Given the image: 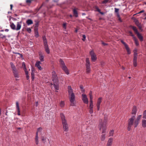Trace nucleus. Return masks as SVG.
Returning <instances> with one entry per match:
<instances>
[{
    "label": "nucleus",
    "instance_id": "nucleus-1",
    "mask_svg": "<svg viewBox=\"0 0 146 146\" xmlns=\"http://www.w3.org/2000/svg\"><path fill=\"white\" fill-rule=\"evenodd\" d=\"M137 109L136 106H134L132 110L131 117L128 120V130L129 131L133 125V122L135 119Z\"/></svg>",
    "mask_w": 146,
    "mask_h": 146
},
{
    "label": "nucleus",
    "instance_id": "nucleus-2",
    "mask_svg": "<svg viewBox=\"0 0 146 146\" xmlns=\"http://www.w3.org/2000/svg\"><path fill=\"white\" fill-rule=\"evenodd\" d=\"M52 74L53 83V84L52 83H51V85H53L55 89L56 90H58L59 89V82L57 75L54 71L52 72Z\"/></svg>",
    "mask_w": 146,
    "mask_h": 146
},
{
    "label": "nucleus",
    "instance_id": "nucleus-3",
    "mask_svg": "<svg viewBox=\"0 0 146 146\" xmlns=\"http://www.w3.org/2000/svg\"><path fill=\"white\" fill-rule=\"evenodd\" d=\"M68 95L69 96V99L71 103V105L72 106L75 105L74 103L75 96L73 90L71 86H68Z\"/></svg>",
    "mask_w": 146,
    "mask_h": 146
},
{
    "label": "nucleus",
    "instance_id": "nucleus-4",
    "mask_svg": "<svg viewBox=\"0 0 146 146\" xmlns=\"http://www.w3.org/2000/svg\"><path fill=\"white\" fill-rule=\"evenodd\" d=\"M60 117L62 120L64 129L65 131H68V127L65 117L63 114L61 113L60 114Z\"/></svg>",
    "mask_w": 146,
    "mask_h": 146
},
{
    "label": "nucleus",
    "instance_id": "nucleus-5",
    "mask_svg": "<svg viewBox=\"0 0 146 146\" xmlns=\"http://www.w3.org/2000/svg\"><path fill=\"white\" fill-rule=\"evenodd\" d=\"M106 121H103L102 120L99 121V124L98 128L100 131H101L102 133H104L106 129Z\"/></svg>",
    "mask_w": 146,
    "mask_h": 146
},
{
    "label": "nucleus",
    "instance_id": "nucleus-6",
    "mask_svg": "<svg viewBox=\"0 0 146 146\" xmlns=\"http://www.w3.org/2000/svg\"><path fill=\"white\" fill-rule=\"evenodd\" d=\"M59 62H60V66L62 70L64 71L66 74L67 75L69 74V71L67 67L65 65V64L64 62L61 59H60L59 60Z\"/></svg>",
    "mask_w": 146,
    "mask_h": 146
},
{
    "label": "nucleus",
    "instance_id": "nucleus-7",
    "mask_svg": "<svg viewBox=\"0 0 146 146\" xmlns=\"http://www.w3.org/2000/svg\"><path fill=\"white\" fill-rule=\"evenodd\" d=\"M86 68L87 73H90L91 72L90 63L89 58H88L86 59Z\"/></svg>",
    "mask_w": 146,
    "mask_h": 146
},
{
    "label": "nucleus",
    "instance_id": "nucleus-8",
    "mask_svg": "<svg viewBox=\"0 0 146 146\" xmlns=\"http://www.w3.org/2000/svg\"><path fill=\"white\" fill-rule=\"evenodd\" d=\"M43 40L45 51L47 54H48L50 53V50L48 47L46 38L45 36L43 37Z\"/></svg>",
    "mask_w": 146,
    "mask_h": 146
},
{
    "label": "nucleus",
    "instance_id": "nucleus-9",
    "mask_svg": "<svg viewBox=\"0 0 146 146\" xmlns=\"http://www.w3.org/2000/svg\"><path fill=\"white\" fill-rule=\"evenodd\" d=\"M141 117V115H139L137 116L136 119L134 120L133 125H134L135 127H137L139 124Z\"/></svg>",
    "mask_w": 146,
    "mask_h": 146
},
{
    "label": "nucleus",
    "instance_id": "nucleus-10",
    "mask_svg": "<svg viewBox=\"0 0 146 146\" xmlns=\"http://www.w3.org/2000/svg\"><path fill=\"white\" fill-rule=\"evenodd\" d=\"M82 99L83 102L85 104H88V100L87 95L84 94H82Z\"/></svg>",
    "mask_w": 146,
    "mask_h": 146
},
{
    "label": "nucleus",
    "instance_id": "nucleus-11",
    "mask_svg": "<svg viewBox=\"0 0 146 146\" xmlns=\"http://www.w3.org/2000/svg\"><path fill=\"white\" fill-rule=\"evenodd\" d=\"M91 57V59L93 62H95L97 59V58L96 54L93 51H91L90 52Z\"/></svg>",
    "mask_w": 146,
    "mask_h": 146
},
{
    "label": "nucleus",
    "instance_id": "nucleus-12",
    "mask_svg": "<svg viewBox=\"0 0 146 146\" xmlns=\"http://www.w3.org/2000/svg\"><path fill=\"white\" fill-rule=\"evenodd\" d=\"M121 43L124 45L126 49V50L128 54H130L131 51L128 45L123 40L121 41Z\"/></svg>",
    "mask_w": 146,
    "mask_h": 146
},
{
    "label": "nucleus",
    "instance_id": "nucleus-13",
    "mask_svg": "<svg viewBox=\"0 0 146 146\" xmlns=\"http://www.w3.org/2000/svg\"><path fill=\"white\" fill-rule=\"evenodd\" d=\"M102 98H99L97 101V102L96 104L97 110H99L100 109V106L102 102Z\"/></svg>",
    "mask_w": 146,
    "mask_h": 146
},
{
    "label": "nucleus",
    "instance_id": "nucleus-14",
    "mask_svg": "<svg viewBox=\"0 0 146 146\" xmlns=\"http://www.w3.org/2000/svg\"><path fill=\"white\" fill-rule=\"evenodd\" d=\"M41 64V62L39 61H37L36 62L35 66L37 67L40 70H41L42 69V68L41 67L40 65Z\"/></svg>",
    "mask_w": 146,
    "mask_h": 146
},
{
    "label": "nucleus",
    "instance_id": "nucleus-15",
    "mask_svg": "<svg viewBox=\"0 0 146 146\" xmlns=\"http://www.w3.org/2000/svg\"><path fill=\"white\" fill-rule=\"evenodd\" d=\"M93 103L90 102L89 109V112L91 114L93 112Z\"/></svg>",
    "mask_w": 146,
    "mask_h": 146
},
{
    "label": "nucleus",
    "instance_id": "nucleus-16",
    "mask_svg": "<svg viewBox=\"0 0 146 146\" xmlns=\"http://www.w3.org/2000/svg\"><path fill=\"white\" fill-rule=\"evenodd\" d=\"M16 109L17 112V114L18 115H20V109L19 103L18 102H16Z\"/></svg>",
    "mask_w": 146,
    "mask_h": 146
},
{
    "label": "nucleus",
    "instance_id": "nucleus-17",
    "mask_svg": "<svg viewBox=\"0 0 146 146\" xmlns=\"http://www.w3.org/2000/svg\"><path fill=\"white\" fill-rule=\"evenodd\" d=\"M113 139L112 138H110L109 139L107 145L111 146Z\"/></svg>",
    "mask_w": 146,
    "mask_h": 146
},
{
    "label": "nucleus",
    "instance_id": "nucleus-18",
    "mask_svg": "<svg viewBox=\"0 0 146 146\" xmlns=\"http://www.w3.org/2000/svg\"><path fill=\"white\" fill-rule=\"evenodd\" d=\"M21 27V22H18L17 23V27H16V30L18 31L19 30Z\"/></svg>",
    "mask_w": 146,
    "mask_h": 146
},
{
    "label": "nucleus",
    "instance_id": "nucleus-19",
    "mask_svg": "<svg viewBox=\"0 0 146 146\" xmlns=\"http://www.w3.org/2000/svg\"><path fill=\"white\" fill-rule=\"evenodd\" d=\"M141 125L143 128L146 127V119H142L141 121Z\"/></svg>",
    "mask_w": 146,
    "mask_h": 146
},
{
    "label": "nucleus",
    "instance_id": "nucleus-20",
    "mask_svg": "<svg viewBox=\"0 0 146 146\" xmlns=\"http://www.w3.org/2000/svg\"><path fill=\"white\" fill-rule=\"evenodd\" d=\"M35 143L36 145H38V134L37 133H36V135L35 138Z\"/></svg>",
    "mask_w": 146,
    "mask_h": 146
},
{
    "label": "nucleus",
    "instance_id": "nucleus-21",
    "mask_svg": "<svg viewBox=\"0 0 146 146\" xmlns=\"http://www.w3.org/2000/svg\"><path fill=\"white\" fill-rule=\"evenodd\" d=\"M15 77V78H19V75L18 72L17 71L16 69L13 71Z\"/></svg>",
    "mask_w": 146,
    "mask_h": 146
},
{
    "label": "nucleus",
    "instance_id": "nucleus-22",
    "mask_svg": "<svg viewBox=\"0 0 146 146\" xmlns=\"http://www.w3.org/2000/svg\"><path fill=\"white\" fill-rule=\"evenodd\" d=\"M137 36L138 38L141 41H143V37L142 36V35H141V34H140L139 33H138L137 34Z\"/></svg>",
    "mask_w": 146,
    "mask_h": 146
},
{
    "label": "nucleus",
    "instance_id": "nucleus-23",
    "mask_svg": "<svg viewBox=\"0 0 146 146\" xmlns=\"http://www.w3.org/2000/svg\"><path fill=\"white\" fill-rule=\"evenodd\" d=\"M26 23L28 25H29L33 23V21L31 19H28Z\"/></svg>",
    "mask_w": 146,
    "mask_h": 146
},
{
    "label": "nucleus",
    "instance_id": "nucleus-24",
    "mask_svg": "<svg viewBox=\"0 0 146 146\" xmlns=\"http://www.w3.org/2000/svg\"><path fill=\"white\" fill-rule=\"evenodd\" d=\"M34 70L33 68L31 69L32 79L33 80L35 78Z\"/></svg>",
    "mask_w": 146,
    "mask_h": 146
},
{
    "label": "nucleus",
    "instance_id": "nucleus-25",
    "mask_svg": "<svg viewBox=\"0 0 146 146\" xmlns=\"http://www.w3.org/2000/svg\"><path fill=\"white\" fill-rule=\"evenodd\" d=\"M41 138L42 141L43 143H44L46 142L47 139V138L46 137L44 136H42L41 137Z\"/></svg>",
    "mask_w": 146,
    "mask_h": 146
},
{
    "label": "nucleus",
    "instance_id": "nucleus-26",
    "mask_svg": "<svg viewBox=\"0 0 146 146\" xmlns=\"http://www.w3.org/2000/svg\"><path fill=\"white\" fill-rule=\"evenodd\" d=\"M39 59L41 62H43L44 61V56L41 54H39Z\"/></svg>",
    "mask_w": 146,
    "mask_h": 146
},
{
    "label": "nucleus",
    "instance_id": "nucleus-27",
    "mask_svg": "<svg viewBox=\"0 0 146 146\" xmlns=\"http://www.w3.org/2000/svg\"><path fill=\"white\" fill-rule=\"evenodd\" d=\"M74 15L76 17H78V13L76 9H74L73 10Z\"/></svg>",
    "mask_w": 146,
    "mask_h": 146
},
{
    "label": "nucleus",
    "instance_id": "nucleus-28",
    "mask_svg": "<svg viewBox=\"0 0 146 146\" xmlns=\"http://www.w3.org/2000/svg\"><path fill=\"white\" fill-rule=\"evenodd\" d=\"M10 27L11 29H13L16 30V27L15 25L13 23H12L11 24Z\"/></svg>",
    "mask_w": 146,
    "mask_h": 146
},
{
    "label": "nucleus",
    "instance_id": "nucleus-29",
    "mask_svg": "<svg viewBox=\"0 0 146 146\" xmlns=\"http://www.w3.org/2000/svg\"><path fill=\"white\" fill-rule=\"evenodd\" d=\"M35 36L36 37H38V36H39V35L37 29H35Z\"/></svg>",
    "mask_w": 146,
    "mask_h": 146
},
{
    "label": "nucleus",
    "instance_id": "nucleus-30",
    "mask_svg": "<svg viewBox=\"0 0 146 146\" xmlns=\"http://www.w3.org/2000/svg\"><path fill=\"white\" fill-rule=\"evenodd\" d=\"M143 119H146V110L144 111L143 113Z\"/></svg>",
    "mask_w": 146,
    "mask_h": 146
},
{
    "label": "nucleus",
    "instance_id": "nucleus-31",
    "mask_svg": "<svg viewBox=\"0 0 146 146\" xmlns=\"http://www.w3.org/2000/svg\"><path fill=\"white\" fill-rule=\"evenodd\" d=\"M133 39L135 42V44L136 45V46H137L139 45V43L137 39L135 37H133Z\"/></svg>",
    "mask_w": 146,
    "mask_h": 146
},
{
    "label": "nucleus",
    "instance_id": "nucleus-32",
    "mask_svg": "<svg viewBox=\"0 0 146 146\" xmlns=\"http://www.w3.org/2000/svg\"><path fill=\"white\" fill-rule=\"evenodd\" d=\"M132 28L133 29V31H134V32H135V33L136 34H137V33H139L138 32V31H137V29L136 28V27H134V26H132Z\"/></svg>",
    "mask_w": 146,
    "mask_h": 146
},
{
    "label": "nucleus",
    "instance_id": "nucleus-33",
    "mask_svg": "<svg viewBox=\"0 0 146 146\" xmlns=\"http://www.w3.org/2000/svg\"><path fill=\"white\" fill-rule=\"evenodd\" d=\"M42 130V128L41 127H39L37 129V131L36 133H37L38 134L39 133H40Z\"/></svg>",
    "mask_w": 146,
    "mask_h": 146
},
{
    "label": "nucleus",
    "instance_id": "nucleus-34",
    "mask_svg": "<svg viewBox=\"0 0 146 146\" xmlns=\"http://www.w3.org/2000/svg\"><path fill=\"white\" fill-rule=\"evenodd\" d=\"M114 130H110L109 132V136H113L114 133Z\"/></svg>",
    "mask_w": 146,
    "mask_h": 146
},
{
    "label": "nucleus",
    "instance_id": "nucleus-35",
    "mask_svg": "<svg viewBox=\"0 0 146 146\" xmlns=\"http://www.w3.org/2000/svg\"><path fill=\"white\" fill-rule=\"evenodd\" d=\"M65 105L64 102L63 101H61L60 103V105L61 108H63L64 107Z\"/></svg>",
    "mask_w": 146,
    "mask_h": 146
},
{
    "label": "nucleus",
    "instance_id": "nucleus-36",
    "mask_svg": "<svg viewBox=\"0 0 146 146\" xmlns=\"http://www.w3.org/2000/svg\"><path fill=\"white\" fill-rule=\"evenodd\" d=\"M10 64L11 65V67L12 69H13V71L15 70H16L15 67L14 65H13V64L12 62L10 63Z\"/></svg>",
    "mask_w": 146,
    "mask_h": 146
},
{
    "label": "nucleus",
    "instance_id": "nucleus-37",
    "mask_svg": "<svg viewBox=\"0 0 146 146\" xmlns=\"http://www.w3.org/2000/svg\"><path fill=\"white\" fill-rule=\"evenodd\" d=\"M106 138L105 135H102L101 137V139L102 141H104L105 140Z\"/></svg>",
    "mask_w": 146,
    "mask_h": 146
},
{
    "label": "nucleus",
    "instance_id": "nucleus-38",
    "mask_svg": "<svg viewBox=\"0 0 146 146\" xmlns=\"http://www.w3.org/2000/svg\"><path fill=\"white\" fill-rule=\"evenodd\" d=\"M22 66L23 67V69L25 70V71H27V69L25 65V63L24 62L22 63Z\"/></svg>",
    "mask_w": 146,
    "mask_h": 146
},
{
    "label": "nucleus",
    "instance_id": "nucleus-39",
    "mask_svg": "<svg viewBox=\"0 0 146 146\" xmlns=\"http://www.w3.org/2000/svg\"><path fill=\"white\" fill-rule=\"evenodd\" d=\"M80 88L81 89V90L82 92H84L85 90L84 89L83 87L82 86L80 85Z\"/></svg>",
    "mask_w": 146,
    "mask_h": 146
},
{
    "label": "nucleus",
    "instance_id": "nucleus-40",
    "mask_svg": "<svg viewBox=\"0 0 146 146\" xmlns=\"http://www.w3.org/2000/svg\"><path fill=\"white\" fill-rule=\"evenodd\" d=\"M25 74L26 75V77L27 78V79L28 80L29 79V75H28V72L27 71H25Z\"/></svg>",
    "mask_w": 146,
    "mask_h": 146
},
{
    "label": "nucleus",
    "instance_id": "nucleus-41",
    "mask_svg": "<svg viewBox=\"0 0 146 146\" xmlns=\"http://www.w3.org/2000/svg\"><path fill=\"white\" fill-rule=\"evenodd\" d=\"M134 56H137V50L136 49H135L134 50Z\"/></svg>",
    "mask_w": 146,
    "mask_h": 146
},
{
    "label": "nucleus",
    "instance_id": "nucleus-42",
    "mask_svg": "<svg viewBox=\"0 0 146 146\" xmlns=\"http://www.w3.org/2000/svg\"><path fill=\"white\" fill-rule=\"evenodd\" d=\"M90 102L93 103L92 101L93 96L92 95H90Z\"/></svg>",
    "mask_w": 146,
    "mask_h": 146
},
{
    "label": "nucleus",
    "instance_id": "nucleus-43",
    "mask_svg": "<svg viewBox=\"0 0 146 146\" xmlns=\"http://www.w3.org/2000/svg\"><path fill=\"white\" fill-rule=\"evenodd\" d=\"M26 30L29 33H31V30L30 28H27L26 29Z\"/></svg>",
    "mask_w": 146,
    "mask_h": 146
},
{
    "label": "nucleus",
    "instance_id": "nucleus-44",
    "mask_svg": "<svg viewBox=\"0 0 146 146\" xmlns=\"http://www.w3.org/2000/svg\"><path fill=\"white\" fill-rule=\"evenodd\" d=\"M115 10V12L116 13H119V9H117L116 8H114Z\"/></svg>",
    "mask_w": 146,
    "mask_h": 146
},
{
    "label": "nucleus",
    "instance_id": "nucleus-45",
    "mask_svg": "<svg viewBox=\"0 0 146 146\" xmlns=\"http://www.w3.org/2000/svg\"><path fill=\"white\" fill-rule=\"evenodd\" d=\"M137 56H134L133 61H137Z\"/></svg>",
    "mask_w": 146,
    "mask_h": 146
},
{
    "label": "nucleus",
    "instance_id": "nucleus-46",
    "mask_svg": "<svg viewBox=\"0 0 146 146\" xmlns=\"http://www.w3.org/2000/svg\"><path fill=\"white\" fill-rule=\"evenodd\" d=\"M82 40L83 41H85L86 39V36L85 35H82Z\"/></svg>",
    "mask_w": 146,
    "mask_h": 146
},
{
    "label": "nucleus",
    "instance_id": "nucleus-47",
    "mask_svg": "<svg viewBox=\"0 0 146 146\" xmlns=\"http://www.w3.org/2000/svg\"><path fill=\"white\" fill-rule=\"evenodd\" d=\"M133 64L134 66L136 67L137 66V61H133Z\"/></svg>",
    "mask_w": 146,
    "mask_h": 146
},
{
    "label": "nucleus",
    "instance_id": "nucleus-48",
    "mask_svg": "<svg viewBox=\"0 0 146 146\" xmlns=\"http://www.w3.org/2000/svg\"><path fill=\"white\" fill-rule=\"evenodd\" d=\"M108 1V0H105L103 1L102 2V4H105L107 3Z\"/></svg>",
    "mask_w": 146,
    "mask_h": 146
},
{
    "label": "nucleus",
    "instance_id": "nucleus-49",
    "mask_svg": "<svg viewBox=\"0 0 146 146\" xmlns=\"http://www.w3.org/2000/svg\"><path fill=\"white\" fill-rule=\"evenodd\" d=\"M96 11H98V12H100V9L98 8V7H96Z\"/></svg>",
    "mask_w": 146,
    "mask_h": 146
},
{
    "label": "nucleus",
    "instance_id": "nucleus-50",
    "mask_svg": "<svg viewBox=\"0 0 146 146\" xmlns=\"http://www.w3.org/2000/svg\"><path fill=\"white\" fill-rule=\"evenodd\" d=\"M63 27L65 29H66V24L64 23L63 24Z\"/></svg>",
    "mask_w": 146,
    "mask_h": 146
},
{
    "label": "nucleus",
    "instance_id": "nucleus-51",
    "mask_svg": "<svg viewBox=\"0 0 146 146\" xmlns=\"http://www.w3.org/2000/svg\"><path fill=\"white\" fill-rule=\"evenodd\" d=\"M129 33L130 35L131 36H133V37L134 36L133 35L132 33L131 32H129Z\"/></svg>",
    "mask_w": 146,
    "mask_h": 146
},
{
    "label": "nucleus",
    "instance_id": "nucleus-52",
    "mask_svg": "<svg viewBox=\"0 0 146 146\" xmlns=\"http://www.w3.org/2000/svg\"><path fill=\"white\" fill-rule=\"evenodd\" d=\"M31 0H27L26 2L27 3H30L31 2Z\"/></svg>",
    "mask_w": 146,
    "mask_h": 146
},
{
    "label": "nucleus",
    "instance_id": "nucleus-53",
    "mask_svg": "<svg viewBox=\"0 0 146 146\" xmlns=\"http://www.w3.org/2000/svg\"><path fill=\"white\" fill-rule=\"evenodd\" d=\"M102 44H103L104 45V46H105V45H107V44H106V43H104V42H102Z\"/></svg>",
    "mask_w": 146,
    "mask_h": 146
},
{
    "label": "nucleus",
    "instance_id": "nucleus-54",
    "mask_svg": "<svg viewBox=\"0 0 146 146\" xmlns=\"http://www.w3.org/2000/svg\"><path fill=\"white\" fill-rule=\"evenodd\" d=\"M137 26H138V27H139V28L140 29H141V25H140V24H139V25H137Z\"/></svg>",
    "mask_w": 146,
    "mask_h": 146
},
{
    "label": "nucleus",
    "instance_id": "nucleus-55",
    "mask_svg": "<svg viewBox=\"0 0 146 146\" xmlns=\"http://www.w3.org/2000/svg\"><path fill=\"white\" fill-rule=\"evenodd\" d=\"M38 105V102H36L35 103V106L36 107Z\"/></svg>",
    "mask_w": 146,
    "mask_h": 146
},
{
    "label": "nucleus",
    "instance_id": "nucleus-56",
    "mask_svg": "<svg viewBox=\"0 0 146 146\" xmlns=\"http://www.w3.org/2000/svg\"><path fill=\"white\" fill-rule=\"evenodd\" d=\"M117 15L118 18L120 17V16L119 13H117Z\"/></svg>",
    "mask_w": 146,
    "mask_h": 146
},
{
    "label": "nucleus",
    "instance_id": "nucleus-57",
    "mask_svg": "<svg viewBox=\"0 0 146 146\" xmlns=\"http://www.w3.org/2000/svg\"><path fill=\"white\" fill-rule=\"evenodd\" d=\"M99 13L102 15H103L104 14V13L101 12L100 11V12H99Z\"/></svg>",
    "mask_w": 146,
    "mask_h": 146
},
{
    "label": "nucleus",
    "instance_id": "nucleus-58",
    "mask_svg": "<svg viewBox=\"0 0 146 146\" xmlns=\"http://www.w3.org/2000/svg\"><path fill=\"white\" fill-rule=\"evenodd\" d=\"M10 6H11V10L12 8L13 5H11Z\"/></svg>",
    "mask_w": 146,
    "mask_h": 146
},
{
    "label": "nucleus",
    "instance_id": "nucleus-59",
    "mask_svg": "<svg viewBox=\"0 0 146 146\" xmlns=\"http://www.w3.org/2000/svg\"><path fill=\"white\" fill-rule=\"evenodd\" d=\"M90 95H92V92H90V94H89L90 96Z\"/></svg>",
    "mask_w": 146,
    "mask_h": 146
},
{
    "label": "nucleus",
    "instance_id": "nucleus-60",
    "mask_svg": "<svg viewBox=\"0 0 146 146\" xmlns=\"http://www.w3.org/2000/svg\"><path fill=\"white\" fill-rule=\"evenodd\" d=\"M5 31L6 32H8L9 31V30L8 29H6Z\"/></svg>",
    "mask_w": 146,
    "mask_h": 146
},
{
    "label": "nucleus",
    "instance_id": "nucleus-61",
    "mask_svg": "<svg viewBox=\"0 0 146 146\" xmlns=\"http://www.w3.org/2000/svg\"><path fill=\"white\" fill-rule=\"evenodd\" d=\"M119 18V21H121V19H120V17H119V18Z\"/></svg>",
    "mask_w": 146,
    "mask_h": 146
},
{
    "label": "nucleus",
    "instance_id": "nucleus-62",
    "mask_svg": "<svg viewBox=\"0 0 146 146\" xmlns=\"http://www.w3.org/2000/svg\"><path fill=\"white\" fill-rule=\"evenodd\" d=\"M1 109L0 108V115H1Z\"/></svg>",
    "mask_w": 146,
    "mask_h": 146
},
{
    "label": "nucleus",
    "instance_id": "nucleus-63",
    "mask_svg": "<svg viewBox=\"0 0 146 146\" xmlns=\"http://www.w3.org/2000/svg\"><path fill=\"white\" fill-rule=\"evenodd\" d=\"M143 12V11H140V12H139V13H142Z\"/></svg>",
    "mask_w": 146,
    "mask_h": 146
},
{
    "label": "nucleus",
    "instance_id": "nucleus-64",
    "mask_svg": "<svg viewBox=\"0 0 146 146\" xmlns=\"http://www.w3.org/2000/svg\"><path fill=\"white\" fill-rule=\"evenodd\" d=\"M77 31H78V30L77 29H76L75 30L76 32H77Z\"/></svg>",
    "mask_w": 146,
    "mask_h": 146
}]
</instances>
